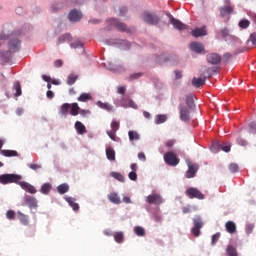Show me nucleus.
Here are the masks:
<instances>
[{
  "label": "nucleus",
  "mask_w": 256,
  "mask_h": 256,
  "mask_svg": "<svg viewBox=\"0 0 256 256\" xmlns=\"http://www.w3.org/2000/svg\"><path fill=\"white\" fill-rule=\"evenodd\" d=\"M83 17V14H81V12H79L78 10H72L69 14H68V19L69 21H71L72 23H77V21H81V18Z\"/></svg>",
  "instance_id": "nucleus-14"
},
{
  "label": "nucleus",
  "mask_w": 256,
  "mask_h": 256,
  "mask_svg": "<svg viewBox=\"0 0 256 256\" xmlns=\"http://www.w3.org/2000/svg\"><path fill=\"white\" fill-rule=\"evenodd\" d=\"M119 127V122L117 120H113L111 123V130L107 131V135L112 141H117V131H119Z\"/></svg>",
  "instance_id": "nucleus-5"
},
{
  "label": "nucleus",
  "mask_w": 256,
  "mask_h": 256,
  "mask_svg": "<svg viewBox=\"0 0 256 256\" xmlns=\"http://www.w3.org/2000/svg\"><path fill=\"white\" fill-rule=\"evenodd\" d=\"M193 37H205L207 35V27L195 28L192 30Z\"/></svg>",
  "instance_id": "nucleus-20"
},
{
  "label": "nucleus",
  "mask_w": 256,
  "mask_h": 256,
  "mask_svg": "<svg viewBox=\"0 0 256 256\" xmlns=\"http://www.w3.org/2000/svg\"><path fill=\"white\" fill-rule=\"evenodd\" d=\"M142 19L143 22L148 25H159V16L155 13L144 12L142 14Z\"/></svg>",
  "instance_id": "nucleus-3"
},
{
  "label": "nucleus",
  "mask_w": 256,
  "mask_h": 256,
  "mask_svg": "<svg viewBox=\"0 0 256 256\" xmlns=\"http://www.w3.org/2000/svg\"><path fill=\"white\" fill-rule=\"evenodd\" d=\"M194 227L197 229H202L203 228V221L201 220V217H196L193 219Z\"/></svg>",
  "instance_id": "nucleus-41"
},
{
  "label": "nucleus",
  "mask_w": 256,
  "mask_h": 256,
  "mask_svg": "<svg viewBox=\"0 0 256 256\" xmlns=\"http://www.w3.org/2000/svg\"><path fill=\"white\" fill-rule=\"evenodd\" d=\"M226 253L228 256H239L237 254V249H235V247H233L231 245L227 246Z\"/></svg>",
  "instance_id": "nucleus-40"
},
{
  "label": "nucleus",
  "mask_w": 256,
  "mask_h": 256,
  "mask_svg": "<svg viewBox=\"0 0 256 256\" xmlns=\"http://www.w3.org/2000/svg\"><path fill=\"white\" fill-rule=\"evenodd\" d=\"M23 177L18 174H3L0 175V183L2 185H9V183H17L19 185V181H21Z\"/></svg>",
  "instance_id": "nucleus-1"
},
{
  "label": "nucleus",
  "mask_w": 256,
  "mask_h": 256,
  "mask_svg": "<svg viewBox=\"0 0 256 256\" xmlns=\"http://www.w3.org/2000/svg\"><path fill=\"white\" fill-rule=\"evenodd\" d=\"M21 49V41L17 39H12L9 42V51L10 53H17Z\"/></svg>",
  "instance_id": "nucleus-16"
},
{
  "label": "nucleus",
  "mask_w": 256,
  "mask_h": 256,
  "mask_svg": "<svg viewBox=\"0 0 256 256\" xmlns=\"http://www.w3.org/2000/svg\"><path fill=\"white\" fill-rule=\"evenodd\" d=\"M249 25H251V21H249L247 18L241 19L238 23L240 29H248Z\"/></svg>",
  "instance_id": "nucleus-35"
},
{
  "label": "nucleus",
  "mask_w": 256,
  "mask_h": 256,
  "mask_svg": "<svg viewBox=\"0 0 256 256\" xmlns=\"http://www.w3.org/2000/svg\"><path fill=\"white\" fill-rule=\"evenodd\" d=\"M108 199L111 203H114L115 205H119L121 203V198H119V195H117V193L115 192L108 194Z\"/></svg>",
  "instance_id": "nucleus-25"
},
{
  "label": "nucleus",
  "mask_w": 256,
  "mask_h": 256,
  "mask_svg": "<svg viewBox=\"0 0 256 256\" xmlns=\"http://www.w3.org/2000/svg\"><path fill=\"white\" fill-rule=\"evenodd\" d=\"M28 167L33 171H37V169H41V164H28Z\"/></svg>",
  "instance_id": "nucleus-56"
},
{
  "label": "nucleus",
  "mask_w": 256,
  "mask_h": 256,
  "mask_svg": "<svg viewBox=\"0 0 256 256\" xmlns=\"http://www.w3.org/2000/svg\"><path fill=\"white\" fill-rule=\"evenodd\" d=\"M128 137L130 141H139L141 139V136H139V133L137 131L130 130L128 132Z\"/></svg>",
  "instance_id": "nucleus-34"
},
{
  "label": "nucleus",
  "mask_w": 256,
  "mask_h": 256,
  "mask_svg": "<svg viewBox=\"0 0 256 256\" xmlns=\"http://www.w3.org/2000/svg\"><path fill=\"white\" fill-rule=\"evenodd\" d=\"M197 171H199V165L197 164H188V170L185 174L186 179H193Z\"/></svg>",
  "instance_id": "nucleus-10"
},
{
  "label": "nucleus",
  "mask_w": 256,
  "mask_h": 256,
  "mask_svg": "<svg viewBox=\"0 0 256 256\" xmlns=\"http://www.w3.org/2000/svg\"><path fill=\"white\" fill-rule=\"evenodd\" d=\"M113 237L116 243H123L125 241V234L123 232H115Z\"/></svg>",
  "instance_id": "nucleus-30"
},
{
  "label": "nucleus",
  "mask_w": 256,
  "mask_h": 256,
  "mask_svg": "<svg viewBox=\"0 0 256 256\" xmlns=\"http://www.w3.org/2000/svg\"><path fill=\"white\" fill-rule=\"evenodd\" d=\"M225 3L226 5L220 8L221 17H225V15H231V13H233V7L229 4V0H226Z\"/></svg>",
  "instance_id": "nucleus-15"
},
{
  "label": "nucleus",
  "mask_w": 256,
  "mask_h": 256,
  "mask_svg": "<svg viewBox=\"0 0 256 256\" xmlns=\"http://www.w3.org/2000/svg\"><path fill=\"white\" fill-rule=\"evenodd\" d=\"M191 51H194V53H203L205 51V47L200 42H192L190 44Z\"/></svg>",
  "instance_id": "nucleus-17"
},
{
  "label": "nucleus",
  "mask_w": 256,
  "mask_h": 256,
  "mask_svg": "<svg viewBox=\"0 0 256 256\" xmlns=\"http://www.w3.org/2000/svg\"><path fill=\"white\" fill-rule=\"evenodd\" d=\"M108 23L110 25H112L113 27H116V29H118V31H125L126 33H129L131 31L129 28H127V25H125V23L119 22L118 19L110 18L108 20Z\"/></svg>",
  "instance_id": "nucleus-6"
},
{
  "label": "nucleus",
  "mask_w": 256,
  "mask_h": 256,
  "mask_svg": "<svg viewBox=\"0 0 256 256\" xmlns=\"http://www.w3.org/2000/svg\"><path fill=\"white\" fill-rule=\"evenodd\" d=\"M64 199L68 202L70 207H72L73 211H79V204L75 202L73 197L65 196Z\"/></svg>",
  "instance_id": "nucleus-22"
},
{
  "label": "nucleus",
  "mask_w": 256,
  "mask_h": 256,
  "mask_svg": "<svg viewBox=\"0 0 256 256\" xmlns=\"http://www.w3.org/2000/svg\"><path fill=\"white\" fill-rule=\"evenodd\" d=\"M51 189H53L51 183H44L41 186L40 193H42L43 195H49V193H51Z\"/></svg>",
  "instance_id": "nucleus-27"
},
{
  "label": "nucleus",
  "mask_w": 256,
  "mask_h": 256,
  "mask_svg": "<svg viewBox=\"0 0 256 256\" xmlns=\"http://www.w3.org/2000/svg\"><path fill=\"white\" fill-rule=\"evenodd\" d=\"M78 115H81L82 117H87L88 115H91V110L80 109Z\"/></svg>",
  "instance_id": "nucleus-49"
},
{
  "label": "nucleus",
  "mask_w": 256,
  "mask_h": 256,
  "mask_svg": "<svg viewBox=\"0 0 256 256\" xmlns=\"http://www.w3.org/2000/svg\"><path fill=\"white\" fill-rule=\"evenodd\" d=\"M179 109H180V119H181V121H184V122L190 121L191 112L189 111V108H187L186 106L180 105Z\"/></svg>",
  "instance_id": "nucleus-9"
},
{
  "label": "nucleus",
  "mask_w": 256,
  "mask_h": 256,
  "mask_svg": "<svg viewBox=\"0 0 256 256\" xmlns=\"http://www.w3.org/2000/svg\"><path fill=\"white\" fill-rule=\"evenodd\" d=\"M206 59L211 65H219L221 63V55L217 53L208 54Z\"/></svg>",
  "instance_id": "nucleus-13"
},
{
  "label": "nucleus",
  "mask_w": 256,
  "mask_h": 256,
  "mask_svg": "<svg viewBox=\"0 0 256 256\" xmlns=\"http://www.w3.org/2000/svg\"><path fill=\"white\" fill-rule=\"evenodd\" d=\"M175 79H181L183 77V72L175 70Z\"/></svg>",
  "instance_id": "nucleus-63"
},
{
  "label": "nucleus",
  "mask_w": 256,
  "mask_h": 256,
  "mask_svg": "<svg viewBox=\"0 0 256 256\" xmlns=\"http://www.w3.org/2000/svg\"><path fill=\"white\" fill-rule=\"evenodd\" d=\"M71 47L73 49H79V47H80L82 49V51H84L83 43H81V42H74V43L71 44Z\"/></svg>",
  "instance_id": "nucleus-54"
},
{
  "label": "nucleus",
  "mask_w": 256,
  "mask_h": 256,
  "mask_svg": "<svg viewBox=\"0 0 256 256\" xmlns=\"http://www.w3.org/2000/svg\"><path fill=\"white\" fill-rule=\"evenodd\" d=\"M126 91H127V88L125 86H120L118 87L117 93H119V95H125Z\"/></svg>",
  "instance_id": "nucleus-58"
},
{
  "label": "nucleus",
  "mask_w": 256,
  "mask_h": 256,
  "mask_svg": "<svg viewBox=\"0 0 256 256\" xmlns=\"http://www.w3.org/2000/svg\"><path fill=\"white\" fill-rule=\"evenodd\" d=\"M220 238H221V233L220 232H217L216 234H214L212 236V240H211L212 245H216L217 241H219Z\"/></svg>",
  "instance_id": "nucleus-46"
},
{
  "label": "nucleus",
  "mask_w": 256,
  "mask_h": 256,
  "mask_svg": "<svg viewBox=\"0 0 256 256\" xmlns=\"http://www.w3.org/2000/svg\"><path fill=\"white\" fill-rule=\"evenodd\" d=\"M24 201L30 209H35L37 207V198L33 196H25Z\"/></svg>",
  "instance_id": "nucleus-18"
},
{
  "label": "nucleus",
  "mask_w": 256,
  "mask_h": 256,
  "mask_svg": "<svg viewBox=\"0 0 256 256\" xmlns=\"http://www.w3.org/2000/svg\"><path fill=\"white\" fill-rule=\"evenodd\" d=\"M210 149L212 153H219V151H221V145L219 143H213Z\"/></svg>",
  "instance_id": "nucleus-45"
},
{
  "label": "nucleus",
  "mask_w": 256,
  "mask_h": 256,
  "mask_svg": "<svg viewBox=\"0 0 256 256\" xmlns=\"http://www.w3.org/2000/svg\"><path fill=\"white\" fill-rule=\"evenodd\" d=\"M192 85L196 88L203 87L205 85V78H193Z\"/></svg>",
  "instance_id": "nucleus-32"
},
{
  "label": "nucleus",
  "mask_w": 256,
  "mask_h": 256,
  "mask_svg": "<svg viewBox=\"0 0 256 256\" xmlns=\"http://www.w3.org/2000/svg\"><path fill=\"white\" fill-rule=\"evenodd\" d=\"M18 185H20L24 191H27V193H31V195H35V193H37L35 186L29 184L28 182L21 181L18 183Z\"/></svg>",
  "instance_id": "nucleus-11"
},
{
  "label": "nucleus",
  "mask_w": 256,
  "mask_h": 256,
  "mask_svg": "<svg viewBox=\"0 0 256 256\" xmlns=\"http://www.w3.org/2000/svg\"><path fill=\"white\" fill-rule=\"evenodd\" d=\"M250 40L254 45H256V33L250 35Z\"/></svg>",
  "instance_id": "nucleus-64"
},
{
  "label": "nucleus",
  "mask_w": 256,
  "mask_h": 256,
  "mask_svg": "<svg viewBox=\"0 0 256 256\" xmlns=\"http://www.w3.org/2000/svg\"><path fill=\"white\" fill-rule=\"evenodd\" d=\"M176 141L175 140H169L165 143V146L168 147V149H171L173 145H175Z\"/></svg>",
  "instance_id": "nucleus-60"
},
{
  "label": "nucleus",
  "mask_w": 256,
  "mask_h": 256,
  "mask_svg": "<svg viewBox=\"0 0 256 256\" xmlns=\"http://www.w3.org/2000/svg\"><path fill=\"white\" fill-rule=\"evenodd\" d=\"M164 161L166 165H169L170 167H177L181 162V159L176 156L175 152L170 151L164 154Z\"/></svg>",
  "instance_id": "nucleus-2"
},
{
  "label": "nucleus",
  "mask_w": 256,
  "mask_h": 256,
  "mask_svg": "<svg viewBox=\"0 0 256 256\" xmlns=\"http://www.w3.org/2000/svg\"><path fill=\"white\" fill-rule=\"evenodd\" d=\"M237 143L241 146V147H245L247 145V141L241 137H239L237 139Z\"/></svg>",
  "instance_id": "nucleus-55"
},
{
  "label": "nucleus",
  "mask_w": 256,
  "mask_h": 256,
  "mask_svg": "<svg viewBox=\"0 0 256 256\" xmlns=\"http://www.w3.org/2000/svg\"><path fill=\"white\" fill-rule=\"evenodd\" d=\"M18 219L22 225H29V217L21 211H18Z\"/></svg>",
  "instance_id": "nucleus-28"
},
{
  "label": "nucleus",
  "mask_w": 256,
  "mask_h": 256,
  "mask_svg": "<svg viewBox=\"0 0 256 256\" xmlns=\"http://www.w3.org/2000/svg\"><path fill=\"white\" fill-rule=\"evenodd\" d=\"M97 105L100 107V109H104V111H108V112L113 111V106H111V104L109 103H103L101 101H98Z\"/></svg>",
  "instance_id": "nucleus-33"
},
{
  "label": "nucleus",
  "mask_w": 256,
  "mask_h": 256,
  "mask_svg": "<svg viewBox=\"0 0 256 256\" xmlns=\"http://www.w3.org/2000/svg\"><path fill=\"white\" fill-rule=\"evenodd\" d=\"M220 149H222V151L225 153H229V151H231V146L230 144H222L220 145Z\"/></svg>",
  "instance_id": "nucleus-53"
},
{
  "label": "nucleus",
  "mask_w": 256,
  "mask_h": 256,
  "mask_svg": "<svg viewBox=\"0 0 256 256\" xmlns=\"http://www.w3.org/2000/svg\"><path fill=\"white\" fill-rule=\"evenodd\" d=\"M185 193L187 197H189V199H205V195H203V193L199 191V189L194 187L188 188Z\"/></svg>",
  "instance_id": "nucleus-4"
},
{
  "label": "nucleus",
  "mask_w": 256,
  "mask_h": 256,
  "mask_svg": "<svg viewBox=\"0 0 256 256\" xmlns=\"http://www.w3.org/2000/svg\"><path fill=\"white\" fill-rule=\"evenodd\" d=\"M146 202H148L149 205H161V203H163V198L161 195L153 193L146 197Z\"/></svg>",
  "instance_id": "nucleus-7"
},
{
  "label": "nucleus",
  "mask_w": 256,
  "mask_h": 256,
  "mask_svg": "<svg viewBox=\"0 0 256 256\" xmlns=\"http://www.w3.org/2000/svg\"><path fill=\"white\" fill-rule=\"evenodd\" d=\"M79 111H81V107H79L77 102L70 104V115H72V117H77Z\"/></svg>",
  "instance_id": "nucleus-21"
},
{
  "label": "nucleus",
  "mask_w": 256,
  "mask_h": 256,
  "mask_svg": "<svg viewBox=\"0 0 256 256\" xmlns=\"http://www.w3.org/2000/svg\"><path fill=\"white\" fill-rule=\"evenodd\" d=\"M65 41H71L70 34H63L58 38V44L65 43Z\"/></svg>",
  "instance_id": "nucleus-42"
},
{
  "label": "nucleus",
  "mask_w": 256,
  "mask_h": 256,
  "mask_svg": "<svg viewBox=\"0 0 256 256\" xmlns=\"http://www.w3.org/2000/svg\"><path fill=\"white\" fill-rule=\"evenodd\" d=\"M57 191H58V193H60V195H65V193L69 192V184L64 183V184L59 185L57 187Z\"/></svg>",
  "instance_id": "nucleus-31"
},
{
  "label": "nucleus",
  "mask_w": 256,
  "mask_h": 256,
  "mask_svg": "<svg viewBox=\"0 0 256 256\" xmlns=\"http://www.w3.org/2000/svg\"><path fill=\"white\" fill-rule=\"evenodd\" d=\"M106 157L108 161H115V150L111 147L106 148Z\"/></svg>",
  "instance_id": "nucleus-29"
},
{
  "label": "nucleus",
  "mask_w": 256,
  "mask_h": 256,
  "mask_svg": "<svg viewBox=\"0 0 256 256\" xmlns=\"http://www.w3.org/2000/svg\"><path fill=\"white\" fill-rule=\"evenodd\" d=\"M69 109H71V104L64 103L61 105L59 113L62 115V117H67L69 115Z\"/></svg>",
  "instance_id": "nucleus-23"
},
{
  "label": "nucleus",
  "mask_w": 256,
  "mask_h": 256,
  "mask_svg": "<svg viewBox=\"0 0 256 256\" xmlns=\"http://www.w3.org/2000/svg\"><path fill=\"white\" fill-rule=\"evenodd\" d=\"M112 177H114V179H117V181H120L121 183L125 182V176L122 175L121 173L114 172L112 173Z\"/></svg>",
  "instance_id": "nucleus-44"
},
{
  "label": "nucleus",
  "mask_w": 256,
  "mask_h": 256,
  "mask_svg": "<svg viewBox=\"0 0 256 256\" xmlns=\"http://www.w3.org/2000/svg\"><path fill=\"white\" fill-rule=\"evenodd\" d=\"M128 177L131 181H137V172H130Z\"/></svg>",
  "instance_id": "nucleus-57"
},
{
  "label": "nucleus",
  "mask_w": 256,
  "mask_h": 256,
  "mask_svg": "<svg viewBox=\"0 0 256 256\" xmlns=\"http://www.w3.org/2000/svg\"><path fill=\"white\" fill-rule=\"evenodd\" d=\"M229 169L231 173H237V171H239V165L232 163L229 165Z\"/></svg>",
  "instance_id": "nucleus-48"
},
{
  "label": "nucleus",
  "mask_w": 256,
  "mask_h": 256,
  "mask_svg": "<svg viewBox=\"0 0 256 256\" xmlns=\"http://www.w3.org/2000/svg\"><path fill=\"white\" fill-rule=\"evenodd\" d=\"M221 37H228L229 36V30L227 28H224L220 31Z\"/></svg>",
  "instance_id": "nucleus-61"
},
{
  "label": "nucleus",
  "mask_w": 256,
  "mask_h": 256,
  "mask_svg": "<svg viewBox=\"0 0 256 256\" xmlns=\"http://www.w3.org/2000/svg\"><path fill=\"white\" fill-rule=\"evenodd\" d=\"M253 229H255V224H247L246 225L247 235H251V233H253Z\"/></svg>",
  "instance_id": "nucleus-50"
},
{
  "label": "nucleus",
  "mask_w": 256,
  "mask_h": 256,
  "mask_svg": "<svg viewBox=\"0 0 256 256\" xmlns=\"http://www.w3.org/2000/svg\"><path fill=\"white\" fill-rule=\"evenodd\" d=\"M223 59L224 61H231V59H233V55H231V53H225Z\"/></svg>",
  "instance_id": "nucleus-62"
},
{
  "label": "nucleus",
  "mask_w": 256,
  "mask_h": 256,
  "mask_svg": "<svg viewBox=\"0 0 256 256\" xmlns=\"http://www.w3.org/2000/svg\"><path fill=\"white\" fill-rule=\"evenodd\" d=\"M118 105L120 107H124L125 109H127V107H131L132 109H137V104L135 103V101L126 97L122 98L118 103Z\"/></svg>",
  "instance_id": "nucleus-8"
},
{
  "label": "nucleus",
  "mask_w": 256,
  "mask_h": 256,
  "mask_svg": "<svg viewBox=\"0 0 256 256\" xmlns=\"http://www.w3.org/2000/svg\"><path fill=\"white\" fill-rule=\"evenodd\" d=\"M225 229L227 233H230V235H233L234 233H237V224L233 221H228L225 224Z\"/></svg>",
  "instance_id": "nucleus-19"
},
{
  "label": "nucleus",
  "mask_w": 256,
  "mask_h": 256,
  "mask_svg": "<svg viewBox=\"0 0 256 256\" xmlns=\"http://www.w3.org/2000/svg\"><path fill=\"white\" fill-rule=\"evenodd\" d=\"M6 217H7V219H9L10 221L13 220V219H15V211H13V210H8V211L6 212Z\"/></svg>",
  "instance_id": "nucleus-52"
},
{
  "label": "nucleus",
  "mask_w": 256,
  "mask_h": 256,
  "mask_svg": "<svg viewBox=\"0 0 256 256\" xmlns=\"http://www.w3.org/2000/svg\"><path fill=\"white\" fill-rule=\"evenodd\" d=\"M186 104L188 105L189 109L195 108V100L193 99V95L186 96Z\"/></svg>",
  "instance_id": "nucleus-37"
},
{
  "label": "nucleus",
  "mask_w": 256,
  "mask_h": 256,
  "mask_svg": "<svg viewBox=\"0 0 256 256\" xmlns=\"http://www.w3.org/2000/svg\"><path fill=\"white\" fill-rule=\"evenodd\" d=\"M92 97L91 94L89 93H82L79 97H78V101H80L81 103H87V101H91Z\"/></svg>",
  "instance_id": "nucleus-36"
},
{
  "label": "nucleus",
  "mask_w": 256,
  "mask_h": 256,
  "mask_svg": "<svg viewBox=\"0 0 256 256\" xmlns=\"http://www.w3.org/2000/svg\"><path fill=\"white\" fill-rule=\"evenodd\" d=\"M134 233L138 237H145V228H143L141 226H136V227H134Z\"/></svg>",
  "instance_id": "nucleus-38"
},
{
  "label": "nucleus",
  "mask_w": 256,
  "mask_h": 256,
  "mask_svg": "<svg viewBox=\"0 0 256 256\" xmlns=\"http://www.w3.org/2000/svg\"><path fill=\"white\" fill-rule=\"evenodd\" d=\"M0 153L4 157H19V153L16 150H0Z\"/></svg>",
  "instance_id": "nucleus-26"
},
{
  "label": "nucleus",
  "mask_w": 256,
  "mask_h": 256,
  "mask_svg": "<svg viewBox=\"0 0 256 256\" xmlns=\"http://www.w3.org/2000/svg\"><path fill=\"white\" fill-rule=\"evenodd\" d=\"M75 81H77V76H75V75H70V76L68 77L67 84H68V85H74V84H75Z\"/></svg>",
  "instance_id": "nucleus-47"
},
{
  "label": "nucleus",
  "mask_w": 256,
  "mask_h": 256,
  "mask_svg": "<svg viewBox=\"0 0 256 256\" xmlns=\"http://www.w3.org/2000/svg\"><path fill=\"white\" fill-rule=\"evenodd\" d=\"M191 233L194 237H199L201 235V228H196L195 226L191 229Z\"/></svg>",
  "instance_id": "nucleus-51"
},
{
  "label": "nucleus",
  "mask_w": 256,
  "mask_h": 256,
  "mask_svg": "<svg viewBox=\"0 0 256 256\" xmlns=\"http://www.w3.org/2000/svg\"><path fill=\"white\" fill-rule=\"evenodd\" d=\"M167 121V115H157L156 116V125H161V123H165Z\"/></svg>",
  "instance_id": "nucleus-43"
},
{
  "label": "nucleus",
  "mask_w": 256,
  "mask_h": 256,
  "mask_svg": "<svg viewBox=\"0 0 256 256\" xmlns=\"http://www.w3.org/2000/svg\"><path fill=\"white\" fill-rule=\"evenodd\" d=\"M13 89H14V91H16V93L14 94L15 97H21V95H22L21 83L15 82L14 86H13Z\"/></svg>",
  "instance_id": "nucleus-39"
},
{
  "label": "nucleus",
  "mask_w": 256,
  "mask_h": 256,
  "mask_svg": "<svg viewBox=\"0 0 256 256\" xmlns=\"http://www.w3.org/2000/svg\"><path fill=\"white\" fill-rule=\"evenodd\" d=\"M75 129L79 135H84V133H87V128L80 121L75 122Z\"/></svg>",
  "instance_id": "nucleus-24"
},
{
  "label": "nucleus",
  "mask_w": 256,
  "mask_h": 256,
  "mask_svg": "<svg viewBox=\"0 0 256 256\" xmlns=\"http://www.w3.org/2000/svg\"><path fill=\"white\" fill-rule=\"evenodd\" d=\"M142 76H143L142 73H135V74H132V75L130 76V81H133V80H135V79H139V77H142Z\"/></svg>",
  "instance_id": "nucleus-59"
},
{
  "label": "nucleus",
  "mask_w": 256,
  "mask_h": 256,
  "mask_svg": "<svg viewBox=\"0 0 256 256\" xmlns=\"http://www.w3.org/2000/svg\"><path fill=\"white\" fill-rule=\"evenodd\" d=\"M170 23L173 25L174 29H178V31H185V29H187V25L183 24L180 20L175 19L173 16L170 17Z\"/></svg>",
  "instance_id": "nucleus-12"
}]
</instances>
